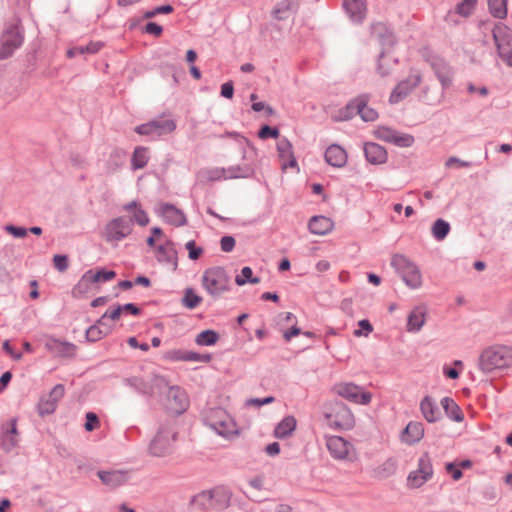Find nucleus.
I'll list each match as a JSON object with an SVG mask.
<instances>
[{
	"label": "nucleus",
	"mask_w": 512,
	"mask_h": 512,
	"mask_svg": "<svg viewBox=\"0 0 512 512\" xmlns=\"http://www.w3.org/2000/svg\"><path fill=\"white\" fill-rule=\"evenodd\" d=\"M144 392L159 397L161 404L171 414H181L189 407L186 392L178 386H169L163 377L155 376L145 384Z\"/></svg>",
	"instance_id": "1"
},
{
	"label": "nucleus",
	"mask_w": 512,
	"mask_h": 512,
	"mask_svg": "<svg viewBox=\"0 0 512 512\" xmlns=\"http://www.w3.org/2000/svg\"><path fill=\"white\" fill-rule=\"evenodd\" d=\"M478 365L485 373L512 367V347L494 345L486 348L480 354Z\"/></svg>",
	"instance_id": "2"
},
{
	"label": "nucleus",
	"mask_w": 512,
	"mask_h": 512,
	"mask_svg": "<svg viewBox=\"0 0 512 512\" xmlns=\"http://www.w3.org/2000/svg\"><path fill=\"white\" fill-rule=\"evenodd\" d=\"M204 421L218 435L230 439L239 434L234 418L222 408H210L205 412Z\"/></svg>",
	"instance_id": "3"
},
{
	"label": "nucleus",
	"mask_w": 512,
	"mask_h": 512,
	"mask_svg": "<svg viewBox=\"0 0 512 512\" xmlns=\"http://www.w3.org/2000/svg\"><path fill=\"white\" fill-rule=\"evenodd\" d=\"M203 289L212 298H220L232 288L230 276L221 267H212L204 271L201 277Z\"/></svg>",
	"instance_id": "4"
},
{
	"label": "nucleus",
	"mask_w": 512,
	"mask_h": 512,
	"mask_svg": "<svg viewBox=\"0 0 512 512\" xmlns=\"http://www.w3.org/2000/svg\"><path fill=\"white\" fill-rule=\"evenodd\" d=\"M326 448L330 456L337 461L354 463L359 459V453L355 446L341 436H327Z\"/></svg>",
	"instance_id": "5"
},
{
	"label": "nucleus",
	"mask_w": 512,
	"mask_h": 512,
	"mask_svg": "<svg viewBox=\"0 0 512 512\" xmlns=\"http://www.w3.org/2000/svg\"><path fill=\"white\" fill-rule=\"evenodd\" d=\"M176 431L171 424L161 425L157 434L150 443L149 451L153 456L164 457L169 455L176 441Z\"/></svg>",
	"instance_id": "6"
},
{
	"label": "nucleus",
	"mask_w": 512,
	"mask_h": 512,
	"mask_svg": "<svg viewBox=\"0 0 512 512\" xmlns=\"http://www.w3.org/2000/svg\"><path fill=\"white\" fill-rule=\"evenodd\" d=\"M325 417L329 426L335 429L349 430L355 425V417L352 411L342 403L333 404Z\"/></svg>",
	"instance_id": "7"
},
{
	"label": "nucleus",
	"mask_w": 512,
	"mask_h": 512,
	"mask_svg": "<svg viewBox=\"0 0 512 512\" xmlns=\"http://www.w3.org/2000/svg\"><path fill=\"white\" fill-rule=\"evenodd\" d=\"M433 476V466L428 453H424L419 459L417 468L412 470L407 477V487L417 489L422 487Z\"/></svg>",
	"instance_id": "8"
},
{
	"label": "nucleus",
	"mask_w": 512,
	"mask_h": 512,
	"mask_svg": "<svg viewBox=\"0 0 512 512\" xmlns=\"http://www.w3.org/2000/svg\"><path fill=\"white\" fill-rule=\"evenodd\" d=\"M23 43V35L17 24L8 26L0 36V59L10 57Z\"/></svg>",
	"instance_id": "9"
},
{
	"label": "nucleus",
	"mask_w": 512,
	"mask_h": 512,
	"mask_svg": "<svg viewBox=\"0 0 512 512\" xmlns=\"http://www.w3.org/2000/svg\"><path fill=\"white\" fill-rule=\"evenodd\" d=\"M337 395L357 404L367 405L371 402L372 395L353 383H339L335 385Z\"/></svg>",
	"instance_id": "10"
},
{
	"label": "nucleus",
	"mask_w": 512,
	"mask_h": 512,
	"mask_svg": "<svg viewBox=\"0 0 512 512\" xmlns=\"http://www.w3.org/2000/svg\"><path fill=\"white\" fill-rule=\"evenodd\" d=\"M131 231L132 225L130 221L123 217H118L107 223L103 235L106 241L114 243L127 237Z\"/></svg>",
	"instance_id": "11"
},
{
	"label": "nucleus",
	"mask_w": 512,
	"mask_h": 512,
	"mask_svg": "<svg viewBox=\"0 0 512 512\" xmlns=\"http://www.w3.org/2000/svg\"><path fill=\"white\" fill-rule=\"evenodd\" d=\"M393 266L401 273L402 279L411 288L420 287L421 274L418 268L408 258H394Z\"/></svg>",
	"instance_id": "12"
},
{
	"label": "nucleus",
	"mask_w": 512,
	"mask_h": 512,
	"mask_svg": "<svg viewBox=\"0 0 512 512\" xmlns=\"http://www.w3.org/2000/svg\"><path fill=\"white\" fill-rule=\"evenodd\" d=\"M421 80V73L417 70H413L409 76L405 80L401 81L392 91L389 98L390 103L396 104L403 100L421 83Z\"/></svg>",
	"instance_id": "13"
},
{
	"label": "nucleus",
	"mask_w": 512,
	"mask_h": 512,
	"mask_svg": "<svg viewBox=\"0 0 512 512\" xmlns=\"http://www.w3.org/2000/svg\"><path fill=\"white\" fill-rule=\"evenodd\" d=\"M176 125L171 119H157L146 124L139 125L135 128V131L141 135H153L158 136L171 133L175 130Z\"/></svg>",
	"instance_id": "14"
},
{
	"label": "nucleus",
	"mask_w": 512,
	"mask_h": 512,
	"mask_svg": "<svg viewBox=\"0 0 512 512\" xmlns=\"http://www.w3.org/2000/svg\"><path fill=\"white\" fill-rule=\"evenodd\" d=\"M194 504L204 510H221L227 505V500L220 493L203 491L195 497Z\"/></svg>",
	"instance_id": "15"
},
{
	"label": "nucleus",
	"mask_w": 512,
	"mask_h": 512,
	"mask_svg": "<svg viewBox=\"0 0 512 512\" xmlns=\"http://www.w3.org/2000/svg\"><path fill=\"white\" fill-rule=\"evenodd\" d=\"M375 136L386 142L394 143L400 147H409L414 143V137L409 134L399 133L388 127H379L375 130Z\"/></svg>",
	"instance_id": "16"
},
{
	"label": "nucleus",
	"mask_w": 512,
	"mask_h": 512,
	"mask_svg": "<svg viewBox=\"0 0 512 512\" xmlns=\"http://www.w3.org/2000/svg\"><path fill=\"white\" fill-rule=\"evenodd\" d=\"M493 38L497 47L498 55L502 58L512 47V30L504 24H498L493 29Z\"/></svg>",
	"instance_id": "17"
},
{
	"label": "nucleus",
	"mask_w": 512,
	"mask_h": 512,
	"mask_svg": "<svg viewBox=\"0 0 512 512\" xmlns=\"http://www.w3.org/2000/svg\"><path fill=\"white\" fill-rule=\"evenodd\" d=\"M343 6L349 18L361 24L367 16V1L366 0H343Z\"/></svg>",
	"instance_id": "18"
},
{
	"label": "nucleus",
	"mask_w": 512,
	"mask_h": 512,
	"mask_svg": "<svg viewBox=\"0 0 512 512\" xmlns=\"http://www.w3.org/2000/svg\"><path fill=\"white\" fill-rule=\"evenodd\" d=\"M157 213L168 223L174 226H182L186 223L184 213L170 204H160Z\"/></svg>",
	"instance_id": "19"
},
{
	"label": "nucleus",
	"mask_w": 512,
	"mask_h": 512,
	"mask_svg": "<svg viewBox=\"0 0 512 512\" xmlns=\"http://www.w3.org/2000/svg\"><path fill=\"white\" fill-rule=\"evenodd\" d=\"M277 151L283 170L296 166L297 162L292 151V144L287 139L283 138L278 141Z\"/></svg>",
	"instance_id": "20"
},
{
	"label": "nucleus",
	"mask_w": 512,
	"mask_h": 512,
	"mask_svg": "<svg viewBox=\"0 0 512 512\" xmlns=\"http://www.w3.org/2000/svg\"><path fill=\"white\" fill-rule=\"evenodd\" d=\"M98 477L104 485L110 488H117L123 485L128 479L127 472L122 470L99 471Z\"/></svg>",
	"instance_id": "21"
},
{
	"label": "nucleus",
	"mask_w": 512,
	"mask_h": 512,
	"mask_svg": "<svg viewBox=\"0 0 512 512\" xmlns=\"http://www.w3.org/2000/svg\"><path fill=\"white\" fill-rule=\"evenodd\" d=\"M420 411L424 419L429 423H434L441 418V412L430 396H425L420 402Z\"/></svg>",
	"instance_id": "22"
},
{
	"label": "nucleus",
	"mask_w": 512,
	"mask_h": 512,
	"mask_svg": "<svg viewBox=\"0 0 512 512\" xmlns=\"http://www.w3.org/2000/svg\"><path fill=\"white\" fill-rule=\"evenodd\" d=\"M99 290V286L94 283L91 278V275L87 271L78 283L72 289V295L75 298H82L89 293H94Z\"/></svg>",
	"instance_id": "23"
},
{
	"label": "nucleus",
	"mask_w": 512,
	"mask_h": 512,
	"mask_svg": "<svg viewBox=\"0 0 512 512\" xmlns=\"http://www.w3.org/2000/svg\"><path fill=\"white\" fill-rule=\"evenodd\" d=\"M308 228L312 234L322 236L333 230L334 222L325 216H314L310 219Z\"/></svg>",
	"instance_id": "24"
},
{
	"label": "nucleus",
	"mask_w": 512,
	"mask_h": 512,
	"mask_svg": "<svg viewBox=\"0 0 512 512\" xmlns=\"http://www.w3.org/2000/svg\"><path fill=\"white\" fill-rule=\"evenodd\" d=\"M325 160L329 165L341 168L347 162V153L341 146L333 144L326 149Z\"/></svg>",
	"instance_id": "25"
},
{
	"label": "nucleus",
	"mask_w": 512,
	"mask_h": 512,
	"mask_svg": "<svg viewBox=\"0 0 512 512\" xmlns=\"http://www.w3.org/2000/svg\"><path fill=\"white\" fill-rule=\"evenodd\" d=\"M424 437V426L420 422L411 421L402 434V441L407 444L418 443Z\"/></svg>",
	"instance_id": "26"
},
{
	"label": "nucleus",
	"mask_w": 512,
	"mask_h": 512,
	"mask_svg": "<svg viewBox=\"0 0 512 512\" xmlns=\"http://www.w3.org/2000/svg\"><path fill=\"white\" fill-rule=\"evenodd\" d=\"M371 37L381 44H393L394 37L387 25L383 22H373L370 25Z\"/></svg>",
	"instance_id": "27"
},
{
	"label": "nucleus",
	"mask_w": 512,
	"mask_h": 512,
	"mask_svg": "<svg viewBox=\"0 0 512 512\" xmlns=\"http://www.w3.org/2000/svg\"><path fill=\"white\" fill-rule=\"evenodd\" d=\"M364 152L366 159L372 164H382L387 159L385 149L376 143H367Z\"/></svg>",
	"instance_id": "28"
},
{
	"label": "nucleus",
	"mask_w": 512,
	"mask_h": 512,
	"mask_svg": "<svg viewBox=\"0 0 512 512\" xmlns=\"http://www.w3.org/2000/svg\"><path fill=\"white\" fill-rule=\"evenodd\" d=\"M426 320V310L423 307H415L408 315L407 330L418 332Z\"/></svg>",
	"instance_id": "29"
},
{
	"label": "nucleus",
	"mask_w": 512,
	"mask_h": 512,
	"mask_svg": "<svg viewBox=\"0 0 512 512\" xmlns=\"http://www.w3.org/2000/svg\"><path fill=\"white\" fill-rule=\"evenodd\" d=\"M124 210L131 216V218L140 226H145L149 223L147 213L141 208V205L132 201L124 206Z\"/></svg>",
	"instance_id": "30"
},
{
	"label": "nucleus",
	"mask_w": 512,
	"mask_h": 512,
	"mask_svg": "<svg viewBox=\"0 0 512 512\" xmlns=\"http://www.w3.org/2000/svg\"><path fill=\"white\" fill-rule=\"evenodd\" d=\"M47 347L54 354L60 357H73L76 353L75 345L67 342H61L58 340H54L50 344H47Z\"/></svg>",
	"instance_id": "31"
},
{
	"label": "nucleus",
	"mask_w": 512,
	"mask_h": 512,
	"mask_svg": "<svg viewBox=\"0 0 512 512\" xmlns=\"http://www.w3.org/2000/svg\"><path fill=\"white\" fill-rule=\"evenodd\" d=\"M296 419L293 416L285 417L275 428L274 435L283 439L290 436L296 428Z\"/></svg>",
	"instance_id": "32"
},
{
	"label": "nucleus",
	"mask_w": 512,
	"mask_h": 512,
	"mask_svg": "<svg viewBox=\"0 0 512 512\" xmlns=\"http://www.w3.org/2000/svg\"><path fill=\"white\" fill-rule=\"evenodd\" d=\"M441 405L450 419L456 422H461L463 420V413L453 399L444 397L441 400Z\"/></svg>",
	"instance_id": "33"
},
{
	"label": "nucleus",
	"mask_w": 512,
	"mask_h": 512,
	"mask_svg": "<svg viewBox=\"0 0 512 512\" xmlns=\"http://www.w3.org/2000/svg\"><path fill=\"white\" fill-rule=\"evenodd\" d=\"M103 47V43L100 41L90 42L86 46H76L67 51L68 57H74L76 55H82L85 53L95 54Z\"/></svg>",
	"instance_id": "34"
},
{
	"label": "nucleus",
	"mask_w": 512,
	"mask_h": 512,
	"mask_svg": "<svg viewBox=\"0 0 512 512\" xmlns=\"http://www.w3.org/2000/svg\"><path fill=\"white\" fill-rule=\"evenodd\" d=\"M432 68L443 86H448L451 83L450 69L442 60L433 62Z\"/></svg>",
	"instance_id": "35"
},
{
	"label": "nucleus",
	"mask_w": 512,
	"mask_h": 512,
	"mask_svg": "<svg viewBox=\"0 0 512 512\" xmlns=\"http://www.w3.org/2000/svg\"><path fill=\"white\" fill-rule=\"evenodd\" d=\"M260 278L254 276L253 271L250 267H243L238 275L235 277V283L238 286H244L246 284H258Z\"/></svg>",
	"instance_id": "36"
},
{
	"label": "nucleus",
	"mask_w": 512,
	"mask_h": 512,
	"mask_svg": "<svg viewBox=\"0 0 512 512\" xmlns=\"http://www.w3.org/2000/svg\"><path fill=\"white\" fill-rule=\"evenodd\" d=\"M396 469V462L392 459H388L374 470V474L375 477L379 479H384L393 475L396 472Z\"/></svg>",
	"instance_id": "37"
},
{
	"label": "nucleus",
	"mask_w": 512,
	"mask_h": 512,
	"mask_svg": "<svg viewBox=\"0 0 512 512\" xmlns=\"http://www.w3.org/2000/svg\"><path fill=\"white\" fill-rule=\"evenodd\" d=\"M219 340V334L214 330H204L199 333L196 338V344L200 346H212Z\"/></svg>",
	"instance_id": "38"
},
{
	"label": "nucleus",
	"mask_w": 512,
	"mask_h": 512,
	"mask_svg": "<svg viewBox=\"0 0 512 512\" xmlns=\"http://www.w3.org/2000/svg\"><path fill=\"white\" fill-rule=\"evenodd\" d=\"M358 114L364 121H374L378 117V113L373 108L366 105L363 99H357L355 101Z\"/></svg>",
	"instance_id": "39"
},
{
	"label": "nucleus",
	"mask_w": 512,
	"mask_h": 512,
	"mask_svg": "<svg viewBox=\"0 0 512 512\" xmlns=\"http://www.w3.org/2000/svg\"><path fill=\"white\" fill-rule=\"evenodd\" d=\"M105 324H96L89 327L86 331V338L88 341L96 342L102 339L104 336L108 335L111 332V328L106 327L104 330L101 329L100 326H104Z\"/></svg>",
	"instance_id": "40"
},
{
	"label": "nucleus",
	"mask_w": 512,
	"mask_h": 512,
	"mask_svg": "<svg viewBox=\"0 0 512 512\" xmlns=\"http://www.w3.org/2000/svg\"><path fill=\"white\" fill-rule=\"evenodd\" d=\"M148 162V151L145 147H136L132 155L133 169H142Z\"/></svg>",
	"instance_id": "41"
},
{
	"label": "nucleus",
	"mask_w": 512,
	"mask_h": 512,
	"mask_svg": "<svg viewBox=\"0 0 512 512\" xmlns=\"http://www.w3.org/2000/svg\"><path fill=\"white\" fill-rule=\"evenodd\" d=\"M490 13L499 19H503L507 15V0H488Z\"/></svg>",
	"instance_id": "42"
},
{
	"label": "nucleus",
	"mask_w": 512,
	"mask_h": 512,
	"mask_svg": "<svg viewBox=\"0 0 512 512\" xmlns=\"http://www.w3.org/2000/svg\"><path fill=\"white\" fill-rule=\"evenodd\" d=\"M297 6L298 0H283L277 4L273 13L277 19H283L287 12L295 10Z\"/></svg>",
	"instance_id": "43"
},
{
	"label": "nucleus",
	"mask_w": 512,
	"mask_h": 512,
	"mask_svg": "<svg viewBox=\"0 0 512 512\" xmlns=\"http://www.w3.org/2000/svg\"><path fill=\"white\" fill-rule=\"evenodd\" d=\"M431 231L435 239L443 240L450 231V225L447 221L438 219L432 225Z\"/></svg>",
	"instance_id": "44"
},
{
	"label": "nucleus",
	"mask_w": 512,
	"mask_h": 512,
	"mask_svg": "<svg viewBox=\"0 0 512 512\" xmlns=\"http://www.w3.org/2000/svg\"><path fill=\"white\" fill-rule=\"evenodd\" d=\"M92 280L99 286L100 283L110 281L115 278L116 273L113 270L99 269V270H88Z\"/></svg>",
	"instance_id": "45"
},
{
	"label": "nucleus",
	"mask_w": 512,
	"mask_h": 512,
	"mask_svg": "<svg viewBox=\"0 0 512 512\" xmlns=\"http://www.w3.org/2000/svg\"><path fill=\"white\" fill-rule=\"evenodd\" d=\"M202 302V297L197 295L192 288H187L184 291L182 299L183 305L188 309H194Z\"/></svg>",
	"instance_id": "46"
},
{
	"label": "nucleus",
	"mask_w": 512,
	"mask_h": 512,
	"mask_svg": "<svg viewBox=\"0 0 512 512\" xmlns=\"http://www.w3.org/2000/svg\"><path fill=\"white\" fill-rule=\"evenodd\" d=\"M166 242V239L162 233V230L160 228H153L151 236L148 238L147 243L149 246H154L155 244H158V250L163 253H168L167 248H164V243Z\"/></svg>",
	"instance_id": "47"
},
{
	"label": "nucleus",
	"mask_w": 512,
	"mask_h": 512,
	"mask_svg": "<svg viewBox=\"0 0 512 512\" xmlns=\"http://www.w3.org/2000/svg\"><path fill=\"white\" fill-rule=\"evenodd\" d=\"M477 0H462L457 6H456V12L463 16L467 17L471 15L473 12L475 6H476Z\"/></svg>",
	"instance_id": "48"
},
{
	"label": "nucleus",
	"mask_w": 512,
	"mask_h": 512,
	"mask_svg": "<svg viewBox=\"0 0 512 512\" xmlns=\"http://www.w3.org/2000/svg\"><path fill=\"white\" fill-rule=\"evenodd\" d=\"M57 403L55 400L48 397L47 399H41L38 404L39 413L41 415L51 414L55 411Z\"/></svg>",
	"instance_id": "49"
},
{
	"label": "nucleus",
	"mask_w": 512,
	"mask_h": 512,
	"mask_svg": "<svg viewBox=\"0 0 512 512\" xmlns=\"http://www.w3.org/2000/svg\"><path fill=\"white\" fill-rule=\"evenodd\" d=\"M17 427L16 421L11 422V429L8 431L3 438V445L7 448L14 447L16 445Z\"/></svg>",
	"instance_id": "50"
},
{
	"label": "nucleus",
	"mask_w": 512,
	"mask_h": 512,
	"mask_svg": "<svg viewBox=\"0 0 512 512\" xmlns=\"http://www.w3.org/2000/svg\"><path fill=\"white\" fill-rule=\"evenodd\" d=\"M123 314V311L121 309V306H116L108 309L102 317L98 320V324H105V319L109 318L113 321H116L120 318V316Z\"/></svg>",
	"instance_id": "51"
},
{
	"label": "nucleus",
	"mask_w": 512,
	"mask_h": 512,
	"mask_svg": "<svg viewBox=\"0 0 512 512\" xmlns=\"http://www.w3.org/2000/svg\"><path fill=\"white\" fill-rule=\"evenodd\" d=\"M98 427H99V419H98L97 415L93 412H88L86 414L85 429L87 431H93Z\"/></svg>",
	"instance_id": "52"
},
{
	"label": "nucleus",
	"mask_w": 512,
	"mask_h": 512,
	"mask_svg": "<svg viewBox=\"0 0 512 512\" xmlns=\"http://www.w3.org/2000/svg\"><path fill=\"white\" fill-rule=\"evenodd\" d=\"M258 136L261 139H266V138H269V137H271V138H278L279 130L276 129V128H272L270 126L265 125V126H263L260 129V131L258 133Z\"/></svg>",
	"instance_id": "53"
},
{
	"label": "nucleus",
	"mask_w": 512,
	"mask_h": 512,
	"mask_svg": "<svg viewBox=\"0 0 512 512\" xmlns=\"http://www.w3.org/2000/svg\"><path fill=\"white\" fill-rule=\"evenodd\" d=\"M5 230L14 236L15 238H24L28 234V230L23 227H16L13 225H7Z\"/></svg>",
	"instance_id": "54"
},
{
	"label": "nucleus",
	"mask_w": 512,
	"mask_h": 512,
	"mask_svg": "<svg viewBox=\"0 0 512 512\" xmlns=\"http://www.w3.org/2000/svg\"><path fill=\"white\" fill-rule=\"evenodd\" d=\"M445 166L447 168H453V167H459V168H465L470 166V162L463 161L457 157H450L445 162Z\"/></svg>",
	"instance_id": "55"
},
{
	"label": "nucleus",
	"mask_w": 512,
	"mask_h": 512,
	"mask_svg": "<svg viewBox=\"0 0 512 512\" xmlns=\"http://www.w3.org/2000/svg\"><path fill=\"white\" fill-rule=\"evenodd\" d=\"M446 471L451 475L453 480L457 481L462 478V471L459 466L455 465L454 463H447L446 464Z\"/></svg>",
	"instance_id": "56"
},
{
	"label": "nucleus",
	"mask_w": 512,
	"mask_h": 512,
	"mask_svg": "<svg viewBox=\"0 0 512 512\" xmlns=\"http://www.w3.org/2000/svg\"><path fill=\"white\" fill-rule=\"evenodd\" d=\"M235 246V240L233 237L231 236H225L221 239V249L228 253V252H231L233 250Z\"/></svg>",
	"instance_id": "57"
},
{
	"label": "nucleus",
	"mask_w": 512,
	"mask_h": 512,
	"mask_svg": "<svg viewBox=\"0 0 512 512\" xmlns=\"http://www.w3.org/2000/svg\"><path fill=\"white\" fill-rule=\"evenodd\" d=\"M64 392V386L58 384L51 390L49 397L57 403L64 396Z\"/></svg>",
	"instance_id": "58"
},
{
	"label": "nucleus",
	"mask_w": 512,
	"mask_h": 512,
	"mask_svg": "<svg viewBox=\"0 0 512 512\" xmlns=\"http://www.w3.org/2000/svg\"><path fill=\"white\" fill-rule=\"evenodd\" d=\"M145 31L149 34L160 36L162 33V27L154 22H149L145 27Z\"/></svg>",
	"instance_id": "59"
},
{
	"label": "nucleus",
	"mask_w": 512,
	"mask_h": 512,
	"mask_svg": "<svg viewBox=\"0 0 512 512\" xmlns=\"http://www.w3.org/2000/svg\"><path fill=\"white\" fill-rule=\"evenodd\" d=\"M186 248H187L188 253H189L188 256H190V257L199 256L203 252L201 248L196 247L194 241L187 242L186 243Z\"/></svg>",
	"instance_id": "60"
},
{
	"label": "nucleus",
	"mask_w": 512,
	"mask_h": 512,
	"mask_svg": "<svg viewBox=\"0 0 512 512\" xmlns=\"http://www.w3.org/2000/svg\"><path fill=\"white\" fill-rule=\"evenodd\" d=\"M234 93L233 85L230 82L224 83L221 86V95L225 98H232Z\"/></svg>",
	"instance_id": "61"
},
{
	"label": "nucleus",
	"mask_w": 512,
	"mask_h": 512,
	"mask_svg": "<svg viewBox=\"0 0 512 512\" xmlns=\"http://www.w3.org/2000/svg\"><path fill=\"white\" fill-rule=\"evenodd\" d=\"M54 266L60 272H63L68 267V258H53Z\"/></svg>",
	"instance_id": "62"
},
{
	"label": "nucleus",
	"mask_w": 512,
	"mask_h": 512,
	"mask_svg": "<svg viewBox=\"0 0 512 512\" xmlns=\"http://www.w3.org/2000/svg\"><path fill=\"white\" fill-rule=\"evenodd\" d=\"M300 329L296 326V324H293L291 327V330H287L283 332V337L286 341H290L292 337L297 336L300 334Z\"/></svg>",
	"instance_id": "63"
},
{
	"label": "nucleus",
	"mask_w": 512,
	"mask_h": 512,
	"mask_svg": "<svg viewBox=\"0 0 512 512\" xmlns=\"http://www.w3.org/2000/svg\"><path fill=\"white\" fill-rule=\"evenodd\" d=\"M249 485L255 490H261L264 486L263 477L257 476L249 480Z\"/></svg>",
	"instance_id": "64"
}]
</instances>
